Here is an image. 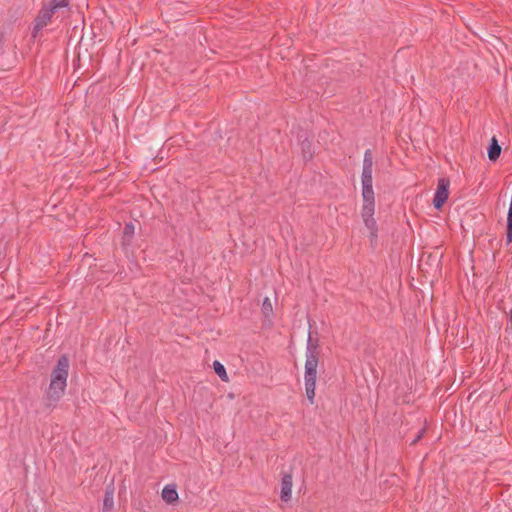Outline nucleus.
<instances>
[{"label":"nucleus","mask_w":512,"mask_h":512,"mask_svg":"<svg viewBox=\"0 0 512 512\" xmlns=\"http://www.w3.org/2000/svg\"><path fill=\"white\" fill-rule=\"evenodd\" d=\"M450 181L447 178H440L437 183L436 192L433 198V206L440 209L447 201L449 196Z\"/></svg>","instance_id":"obj_5"},{"label":"nucleus","mask_w":512,"mask_h":512,"mask_svg":"<svg viewBox=\"0 0 512 512\" xmlns=\"http://www.w3.org/2000/svg\"><path fill=\"white\" fill-rule=\"evenodd\" d=\"M114 506V487L108 486L103 499V511L110 512Z\"/></svg>","instance_id":"obj_9"},{"label":"nucleus","mask_w":512,"mask_h":512,"mask_svg":"<svg viewBox=\"0 0 512 512\" xmlns=\"http://www.w3.org/2000/svg\"><path fill=\"white\" fill-rule=\"evenodd\" d=\"M68 5V0H50L44 4L35 19L33 36L36 37L37 33L48 25L57 9L65 8Z\"/></svg>","instance_id":"obj_4"},{"label":"nucleus","mask_w":512,"mask_h":512,"mask_svg":"<svg viewBox=\"0 0 512 512\" xmlns=\"http://www.w3.org/2000/svg\"><path fill=\"white\" fill-rule=\"evenodd\" d=\"M424 434H425V428H422L421 430L418 431L417 435L412 440L411 445H415L424 436Z\"/></svg>","instance_id":"obj_15"},{"label":"nucleus","mask_w":512,"mask_h":512,"mask_svg":"<svg viewBox=\"0 0 512 512\" xmlns=\"http://www.w3.org/2000/svg\"><path fill=\"white\" fill-rule=\"evenodd\" d=\"M501 154V146L498 144V141L495 137L491 139V143L488 148V158L491 161H496Z\"/></svg>","instance_id":"obj_10"},{"label":"nucleus","mask_w":512,"mask_h":512,"mask_svg":"<svg viewBox=\"0 0 512 512\" xmlns=\"http://www.w3.org/2000/svg\"><path fill=\"white\" fill-rule=\"evenodd\" d=\"M69 366V359L66 355L59 357L51 373L50 384L45 391V405L48 408L55 407L64 395Z\"/></svg>","instance_id":"obj_1"},{"label":"nucleus","mask_w":512,"mask_h":512,"mask_svg":"<svg viewBox=\"0 0 512 512\" xmlns=\"http://www.w3.org/2000/svg\"><path fill=\"white\" fill-rule=\"evenodd\" d=\"M178 492L175 485H166L162 490V498L168 504H173L178 500Z\"/></svg>","instance_id":"obj_8"},{"label":"nucleus","mask_w":512,"mask_h":512,"mask_svg":"<svg viewBox=\"0 0 512 512\" xmlns=\"http://www.w3.org/2000/svg\"><path fill=\"white\" fill-rule=\"evenodd\" d=\"M302 150L304 153V158L306 160H309L312 157V153L310 151V143L307 141L302 142Z\"/></svg>","instance_id":"obj_14"},{"label":"nucleus","mask_w":512,"mask_h":512,"mask_svg":"<svg viewBox=\"0 0 512 512\" xmlns=\"http://www.w3.org/2000/svg\"><path fill=\"white\" fill-rule=\"evenodd\" d=\"M373 156L370 149L366 150L363 158V168L361 174L362 183V209L369 210L375 208V197L373 191Z\"/></svg>","instance_id":"obj_3"},{"label":"nucleus","mask_w":512,"mask_h":512,"mask_svg":"<svg viewBox=\"0 0 512 512\" xmlns=\"http://www.w3.org/2000/svg\"><path fill=\"white\" fill-rule=\"evenodd\" d=\"M135 226L132 222L126 223L123 229V243L129 244L134 235Z\"/></svg>","instance_id":"obj_11"},{"label":"nucleus","mask_w":512,"mask_h":512,"mask_svg":"<svg viewBox=\"0 0 512 512\" xmlns=\"http://www.w3.org/2000/svg\"><path fill=\"white\" fill-rule=\"evenodd\" d=\"M318 344L317 341L312 339L311 333L308 335L306 352H305V373L304 383L305 392L310 404L314 403L315 389H316V378H317V367H318Z\"/></svg>","instance_id":"obj_2"},{"label":"nucleus","mask_w":512,"mask_h":512,"mask_svg":"<svg viewBox=\"0 0 512 512\" xmlns=\"http://www.w3.org/2000/svg\"><path fill=\"white\" fill-rule=\"evenodd\" d=\"M510 322H511V328H512V312L510 314Z\"/></svg>","instance_id":"obj_16"},{"label":"nucleus","mask_w":512,"mask_h":512,"mask_svg":"<svg viewBox=\"0 0 512 512\" xmlns=\"http://www.w3.org/2000/svg\"><path fill=\"white\" fill-rule=\"evenodd\" d=\"M213 368L215 373L219 376V378L223 381H228V375L226 373V369L223 364L219 361L215 360L213 362Z\"/></svg>","instance_id":"obj_12"},{"label":"nucleus","mask_w":512,"mask_h":512,"mask_svg":"<svg viewBox=\"0 0 512 512\" xmlns=\"http://www.w3.org/2000/svg\"><path fill=\"white\" fill-rule=\"evenodd\" d=\"M374 212H375V208H369V210H366V209L361 210V216H362L363 222H364L366 228L370 231L371 242L376 240L377 231H378L377 223H376V220L374 219Z\"/></svg>","instance_id":"obj_6"},{"label":"nucleus","mask_w":512,"mask_h":512,"mask_svg":"<svg viewBox=\"0 0 512 512\" xmlns=\"http://www.w3.org/2000/svg\"><path fill=\"white\" fill-rule=\"evenodd\" d=\"M262 311L266 316H269V314L272 312V304L268 297H265L262 302Z\"/></svg>","instance_id":"obj_13"},{"label":"nucleus","mask_w":512,"mask_h":512,"mask_svg":"<svg viewBox=\"0 0 512 512\" xmlns=\"http://www.w3.org/2000/svg\"><path fill=\"white\" fill-rule=\"evenodd\" d=\"M292 475L284 474L281 479V490H280V498L282 501L287 502L291 499L292 495Z\"/></svg>","instance_id":"obj_7"}]
</instances>
